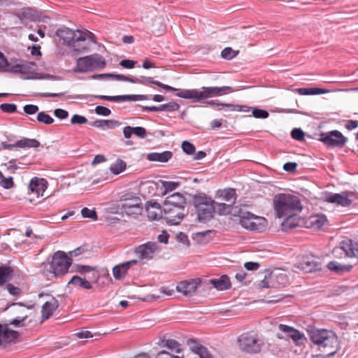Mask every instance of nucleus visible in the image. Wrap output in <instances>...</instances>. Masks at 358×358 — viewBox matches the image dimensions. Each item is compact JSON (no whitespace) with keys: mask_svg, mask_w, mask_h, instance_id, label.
Listing matches in <instances>:
<instances>
[{"mask_svg":"<svg viewBox=\"0 0 358 358\" xmlns=\"http://www.w3.org/2000/svg\"><path fill=\"white\" fill-rule=\"evenodd\" d=\"M132 83H140L147 85L148 83L154 84L166 91L175 92L179 91L176 94L178 97L187 99H192L194 102L208 99L212 97L220 96L232 91L229 86L223 87H202L200 90H178L173 87L164 84L159 81L155 80L152 77L141 76L140 78H133Z\"/></svg>","mask_w":358,"mask_h":358,"instance_id":"f257e3e1","label":"nucleus"},{"mask_svg":"<svg viewBox=\"0 0 358 358\" xmlns=\"http://www.w3.org/2000/svg\"><path fill=\"white\" fill-rule=\"evenodd\" d=\"M186 199L179 192L173 193L166 198L163 203L164 218L170 224H179L185 216Z\"/></svg>","mask_w":358,"mask_h":358,"instance_id":"f03ea898","label":"nucleus"},{"mask_svg":"<svg viewBox=\"0 0 358 358\" xmlns=\"http://www.w3.org/2000/svg\"><path fill=\"white\" fill-rule=\"evenodd\" d=\"M273 208L279 218L285 215L300 213L302 205L297 196L291 194H278L273 199Z\"/></svg>","mask_w":358,"mask_h":358,"instance_id":"7ed1b4c3","label":"nucleus"},{"mask_svg":"<svg viewBox=\"0 0 358 358\" xmlns=\"http://www.w3.org/2000/svg\"><path fill=\"white\" fill-rule=\"evenodd\" d=\"M56 35L63 43L76 52L87 50V34L80 30H73L66 27L59 28Z\"/></svg>","mask_w":358,"mask_h":358,"instance_id":"20e7f679","label":"nucleus"},{"mask_svg":"<svg viewBox=\"0 0 358 358\" xmlns=\"http://www.w3.org/2000/svg\"><path fill=\"white\" fill-rule=\"evenodd\" d=\"M35 66L36 64L33 62H21L17 59L8 61L4 55L0 52V72L21 73V78L23 79H34L38 78V73H31L28 71Z\"/></svg>","mask_w":358,"mask_h":358,"instance_id":"39448f33","label":"nucleus"},{"mask_svg":"<svg viewBox=\"0 0 358 358\" xmlns=\"http://www.w3.org/2000/svg\"><path fill=\"white\" fill-rule=\"evenodd\" d=\"M237 343L241 352L249 355L260 353L266 345L264 338L253 331L241 334L238 337Z\"/></svg>","mask_w":358,"mask_h":358,"instance_id":"423d86ee","label":"nucleus"},{"mask_svg":"<svg viewBox=\"0 0 358 358\" xmlns=\"http://www.w3.org/2000/svg\"><path fill=\"white\" fill-rule=\"evenodd\" d=\"M192 201L199 222H206L213 218L215 202L211 198L204 193H199L192 196Z\"/></svg>","mask_w":358,"mask_h":358,"instance_id":"0eeeda50","label":"nucleus"},{"mask_svg":"<svg viewBox=\"0 0 358 358\" xmlns=\"http://www.w3.org/2000/svg\"><path fill=\"white\" fill-rule=\"evenodd\" d=\"M27 315L17 316L9 321V323H0V346L7 345L15 343L20 336V333L10 328V325L15 327H22L24 321L27 319Z\"/></svg>","mask_w":358,"mask_h":358,"instance_id":"6e6552de","label":"nucleus"},{"mask_svg":"<svg viewBox=\"0 0 358 358\" xmlns=\"http://www.w3.org/2000/svg\"><path fill=\"white\" fill-rule=\"evenodd\" d=\"M106 66L105 59L99 54L80 57L76 60L73 69L76 73H85L101 69Z\"/></svg>","mask_w":358,"mask_h":358,"instance_id":"1a4fd4ad","label":"nucleus"},{"mask_svg":"<svg viewBox=\"0 0 358 358\" xmlns=\"http://www.w3.org/2000/svg\"><path fill=\"white\" fill-rule=\"evenodd\" d=\"M72 264V259L61 250L55 252L50 262L49 271L55 277H62L69 272V268Z\"/></svg>","mask_w":358,"mask_h":358,"instance_id":"9d476101","label":"nucleus"},{"mask_svg":"<svg viewBox=\"0 0 358 358\" xmlns=\"http://www.w3.org/2000/svg\"><path fill=\"white\" fill-rule=\"evenodd\" d=\"M320 141L329 147L343 148L347 142V138L339 131L333 130L320 134Z\"/></svg>","mask_w":358,"mask_h":358,"instance_id":"9b49d317","label":"nucleus"},{"mask_svg":"<svg viewBox=\"0 0 358 358\" xmlns=\"http://www.w3.org/2000/svg\"><path fill=\"white\" fill-rule=\"evenodd\" d=\"M157 249V243L149 241L135 248L134 253L141 260H150L154 257Z\"/></svg>","mask_w":358,"mask_h":358,"instance_id":"f8f14e48","label":"nucleus"},{"mask_svg":"<svg viewBox=\"0 0 358 358\" xmlns=\"http://www.w3.org/2000/svg\"><path fill=\"white\" fill-rule=\"evenodd\" d=\"M319 349L327 357L334 355L338 349V341L336 334L334 331H330L324 343L321 345Z\"/></svg>","mask_w":358,"mask_h":358,"instance_id":"ddd939ff","label":"nucleus"},{"mask_svg":"<svg viewBox=\"0 0 358 358\" xmlns=\"http://www.w3.org/2000/svg\"><path fill=\"white\" fill-rule=\"evenodd\" d=\"M205 103L217 110H222L223 107H226L227 110L230 111H240L245 113L249 112L250 110V108L246 105L222 103L217 99L206 101H205Z\"/></svg>","mask_w":358,"mask_h":358,"instance_id":"4468645a","label":"nucleus"},{"mask_svg":"<svg viewBox=\"0 0 358 358\" xmlns=\"http://www.w3.org/2000/svg\"><path fill=\"white\" fill-rule=\"evenodd\" d=\"M278 329L282 333H284L287 337L290 338L296 345H301L306 341L304 334L292 327L280 324L278 325Z\"/></svg>","mask_w":358,"mask_h":358,"instance_id":"2eb2a0df","label":"nucleus"},{"mask_svg":"<svg viewBox=\"0 0 358 358\" xmlns=\"http://www.w3.org/2000/svg\"><path fill=\"white\" fill-rule=\"evenodd\" d=\"M200 284L201 280L199 278L184 280L177 285L176 289L185 296H191L196 292Z\"/></svg>","mask_w":358,"mask_h":358,"instance_id":"dca6fc26","label":"nucleus"},{"mask_svg":"<svg viewBox=\"0 0 358 358\" xmlns=\"http://www.w3.org/2000/svg\"><path fill=\"white\" fill-rule=\"evenodd\" d=\"M325 201L331 203H336L342 207H348L352 204V200L348 198L347 192L341 193H329L325 197Z\"/></svg>","mask_w":358,"mask_h":358,"instance_id":"f3484780","label":"nucleus"},{"mask_svg":"<svg viewBox=\"0 0 358 358\" xmlns=\"http://www.w3.org/2000/svg\"><path fill=\"white\" fill-rule=\"evenodd\" d=\"M340 248L348 257L358 258V242L350 238H345L340 243Z\"/></svg>","mask_w":358,"mask_h":358,"instance_id":"a211bd4d","label":"nucleus"},{"mask_svg":"<svg viewBox=\"0 0 358 358\" xmlns=\"http://www.w3.org/2000/svg\"><path fill=\"white\" fill-rule=\"evenodd\" d=\"M137 263V260H131L115 266L113 268V274L116 280H121L124 278L128 269Z\"/></svg>","mask_w":358,"mask_h":358,"instance_id":"6ab92c4d","label":"nucleus"},{"mask_svg":"<svg viewBox=\"0 0 358 358\" xmlns=\"http://www.w3.org/2000/svg\"><path fill=\"white\" fill-rule=\"evenodd\" d=\"M58 307L59 301L55 297H52L50 301H46L43 305L41 310L43 320H48Z\"/></svg>","mask_w":358,"mask_h":358,"instance_id":"aec40b11","label":"nucleus"},{"mask_svg":"<svg viewBox=\"0 0 358 358\" xmlns=\"http://www.w3.org/2000/svg\"><path fill=\"white\" fill-rule=\"evenodd\" d=\"M173 157V152L171 151H164L162 152H150L147 155V159L150 162H157L166 163Z\"/></svg>","mask_w":358,"mask_h":358,"instance_id":"412c9836","label":"nucleus"},{"mask_svg":"<svg viewBox=\"0 0 358 358\" xmlns=\"http://www.w3.org/2000/svg\"><path fill=\"white\" fill-rule=\"evenodd\" d=\"M329 332V330L324 329L313 330L310 332V340L320 348Z\"/></svg>","mask_w":358,"mask_h":358,"instance_id":"4be33fe9","label":"nucleus"},{"mask_svg":"<svg viewBox=\"0 0 358 358\" xmlns=\"http://www.w3.org/2000/svg\"><path fill=\"white\" fill-rule=\"evenodd\" d=\"M46 188L44 180L37 177L33 178L29 184V189L31 192L37 194L38 196L43 195Z\"/></svg>","mask_w":358,"mask_h":358,"instance_id":"5701e85b","label":"nucleus"},{"mask_svg":"<svg viewBox=\"0 0 358 358\" xmlns=\"http://www.w3.org/2000/svg\"><path fill=\"white\" fill-rule=\"evenodd\" d=\"M297 214L298 213H293L283 217L285 220L282 223V227L284 230L292 229L300 225L301 220Z\"/></svg>","mask_w":358,"mask_h":358,"instance_id":"b1692460","label":"nucleus"},{"mask_svg":"<svg viewBox=\"0 0 358 358\" xmlns=\"http://www.w3.org/2000/svg\"><path fill=\"white\" fill-rule=\"evenodd\" d=\"M143 204L141 199L138 196H134L129 194L124 195L120 200L118 207L120 209L132 207Z\"/></svg>","mask_w":358,"mask_h":358,"instance_id":"393cba45","label":"nucleus"},{"mask_svg":"<svg viewBox=\"0 0 358 358\" xmlns=\"http://www.w3.org/2000/svg\"><path fill=\"white\" fill-rule=\"evenodd\" d=\"M146 133L145 129L142 127H132L127 126L123 129V134L125 138H131L132 134H134L141 138H144L146 136Z\"/></svg>","mask_w":358,"mask_h":358,"instance_id":"a878e982","label":"nucleus"},{"mask_svg":"<svg viewBox=\"0 0 358 358\" xmlns=\"http://www.w3.org/2000/svg\"><path fill=\"white\" fill-rule=\"evenodd\" d=\"M217 196L218 198L229 202L231 205L235 203L236 200V190L233 188L220 189L217 191Z\"/></svg>","mask_w":358,"mask_h":358,"instance_id":"bb28decb","label":"nucleus"},{"mask_svg":"<svg viewBox=\"0 0 358 358\" xmlns=\"http://www.w3.org/2000/svg\"><path fill=\"white\" fill-rule=\"evenodd\" d=\"M298 267L305 272L311 273L320 270L321 264L314 260H309L308 259H306L299 263Z\"/></svg>","mask_w":358,"mask_h":358,"instance_id":"cd10ccee","label":"nucleus"},{"mask_svg":"<svg viewBox=\"0 0 358 358\" xmlns=\"http://www.w3.org/2000/svg\"><path fill=\"white\" fill-rule=\"evenodd\" d=\"M235 213H238L241 225L246 229H248L250 225V223L252 222L255 215L248 211H244L241 208H239L238 211H235Z\"/></svg>","mask_w":358,"mask_h":358,"instance_id":"c85d7f7f","label":"nucleus"},{"mask_svg":"<svg viewBox=\"0 0 358 358\" xmlns=\"http://www.w3.org/2000/svg\"><path fill=\"white\" fill-rule=\"evenodd\" d=\"M120 122L114 120H97L91 123L92 127L101 129H114L120 125Z\"/></svg>","mask_w":358,"mask_h":358,"instance_id":"c756f323","label":"nucleus"},{"mask_svg":"<svg viewBox=\"0 0 358 358\" xmlns=\"http://www.w3.org/2000/svg\"><path fill=\"white\" fill-rule=\"evenodd\" d=\"M210 284L218 290H226L230 288L231 282L227 275H222L218 279L210 280Z\"/></svg>","mask_w":358,"mask_h":358,"instance_id":"7c9ffc66","label":"nucleus"},{"mask_svg":"<svg viewBox=\"0 0 358 358\" xmlns=\"http://www.w3.org/2000/svg\"><path fill=\"white\" fill-rule=\"evenodd\" d=\"M13 269L8 266H0V287L13 278Z\"/></svg>","mask_w":358,"mask_h":358,"instance_id":"2f4dec72","label":"nucleus"},{"mask_svg":"<svg viewBox=\"0 0 358 358\" xmlns=\"http://www.w3.org/2000/svg\"><path fill=\"white\" fill-rule=\"evenodd\" d=\"M15 145L20 148H36L41 145L40 142L34 138H22L16 141Z\"/></svg>","mask_w":358,"mask_h":358,"instance_id":"473e14b6","label":"nucleus"},{"mask_svg":"<svg viewBox=\"0 0 358 358\" xmlns=\"http://www.w3.org/2000/svg\"><path fill=\"white\" fill-rule=\"evenodd\" d=\"M327 268L338 274H343L351 270L352 266L343 265L336 261H331L327 264Z\"/></svg>","mask_w":358,"mask_h":358,"instance_id":"72a5a7b5","label":"nucleus"},{"mask_svg":"<svg viewBox=\"0 0 358 358\" xmlns=\"http://www.w3.org/2000/svg\"><path fill=\"white\" fill-rule=\"evenodd\" d=\"M249 230L255 231H262L266 227V220L263 217L255 215L252 222L250 223Z\"/></svg>","mask_w":358,"mask_h":358,"instance_id":"f704fd0d","label":"nucleus"},{"mask_svg":"<svg viewBox=\"0 0 358 358\" xmlns=\"http://www.w3.org/2000/svg\"><path fill=\"white\" fill-rule=\"evenodd\" d=\"M295 91L300 95H316L326 94L329 92L328 90L317 87H301L296 89Z\"/></svg>","mask_w":358,"mask_h":358,"instance_id":"c9c22d12","label":"nucleus"},{"mask_svg":"<svg viewBox=\"0 0 358 358\" xmlns=\"http://www.w3.org/2000/svg\"><path fill=\"white\" fill-rule=\"evenodd\" d=\"M160 345L163 347H166L176 353H180L182 352L181 344L175 339H162L161 340Z\"/></svg>","mask_w":358,"mask_h":358,"instance_id":"e433bc0d","label":"nucleus"},{"mask_svg":"<svg viewBox=\"0 0 358 358\" xmlns=\"http://www.w3.org/2000/svg\"><path fill=\"white\" fill-rule=\"evenodd\" d=\"M68 285H73L74 286L83 287L85 289H92V286L88 280L85 278H82L78 275H73L69 281Z\"/></svg>","mask_w":358,"mask_h":358,"instance_id":"4c0bfd02","label":"nucleus"},{"mask_svg":"<svg viewBox=\"0 0 358 358\" xmlns=\"http://www.w3.org/2000/svg\"><path fill=\"white\" fill-rule=\"evenodd\" d=\"M308 222L310 227L319 229L324 224L327 219L324 215H317L310 217Z\"/></svg>","mask_w":358,"mask_h":358,"instance_id":"58836bf2","label":"nucleus"},{"mask_svg":"<svg viewBox=\"0 0 358 358\" xmlns=\"http://www.w3.org/2000/svg\"><path fill=\"white\" fill-rule=\"evenodd\" d=\"M143 209V204H141L138 206L122 208L120 210L124 212L128 216L136 218L139 215L142 213Z\"/></svg>","mask_w":358,"mask_h":358,"instance_id":"ea45409f","label":"nucleus"},{"mask_svg":"<svg viewBox=\"0 0 358 358\" xmlns=\"http://www.w3.org/2000/svg\"><path fill=\"white\" fill-rule=\"evenodd\" d=\"M127 164L122 159H117L114 164H111L110 171L115 175L120 174L126 169Z\"/></svg>","mask_w":358,"mask_h":358,"instance_id":"a19ab883","label":"nucleus"},{"mask_svg":"<svg viewBox=\"0 0 358 358\" xmlns=\"http://www.w3.org/2000/svg\"><path fill=\"white\" fill-rule=\"evenodd\" d=\"M215 210L220 215H224L231 213L232 205L224 203H215Z\"/></svg>","mask_w":358,"mask_h":358,"instance_id":"79ce46f5","label":"nucleus"},{"mask_svg":"<svg viewBox=\"0 0 358 358\" xmlns=\"http://www.w3.org/2000/svg\"><path fill=\"white\" fill-rule=\"evenodd\" d=\"M148 99L149 96L144 94L120 95V101H136Z\"/></svg>","mask_w":358,"mask_h":358,"instance_id":"37998d69","label":"nucleus"},{"mask_svg":"<svg viewBox=\"0 0 358 358\" xmlns=\"http://www.w3.org/2000/svg\"><path fill=\"white\" fill-rule=\"evenodd\" d=\"M162 187H164V190L162 192V195L166 194L168 192H171L174 189H176L179 185V182H174V181H162Z\"/></svg>","mask_w":358,"mask_h":358,"instance_id":"c03bdc74","label":"nucleus"},{"mask_svg":"<svg viewBox=\"0 0 358 358\" xmlns=\"http://www.w3.org/2000/svg\"><path fill=\"white\" fill-rule=\"evenodd\" d=\"M36 119L39 122L43 123L45 124H51L54 122V119L43 111L38 113Z\"/></svg>","mask_w":358,"mask_h":358,"instance_id":"a18cd8bd","label":"nucleus"},{"mask_svg":"<svg viewBox=\"0 0 358 358\" xmlns=\"http://www.w3.org/2000/svg\"><path fill=\"white\" fill-rule=\"evenodd\" d=\"M238 53V51L236 52L231 48H225L221 52V56L222 58L225 59H232L234 58L237 54Z\"/></svg>","mask_w":358,"mask_h":358,"instance_id":"49530a36","label":"nucleus"},{"mask_svg":"<svg viewBox=\"0 0 358 358\" xmlns=\"http://www.w3.org/2000/svg\"><path fill=\"white\" fill-rule=\"evenodd\" d=\"M81 215L83 217L90 218L93 220H97L98 219L96 212L87 208H84L81 210Z\"/></svg>","mask_w":358,"mask_h":358,"instance_id":"de8ad7c7","label":"nucleus"},{"mask_svg":"<svg viewBox=\"0 0 358 358\" xmlns=\"http://www.w3.org/2000/svg\"><path fill=\"white\" fill-rule=\"evenodd\" d=\"M250 108V110L249 111L252 110V115L256 118L265 119L267 118L269 115L268 113L265 110L259 108H252L251 107Z\"/></svg>","mask_w":358,"mask_h":358,"instance_id":"09e8293b","label":"nucleus"},{"mask_svg":"<svg viewBox=\"0 0 358 358\" xmlns=\"http://www.w3.org/2000/svg\"><path fill=\"white\" fill-rule=\"evenodd\" d=\"M0 109L6 113H13L17 111V106L14 103H1L0 105Z\"/></svg>","mask_w":358,"mask_h":358,"instance_id":"8fccbe9b","label":"nucleus"},{"mask_svg":"<svg viewBox=\"0 0 358 358\" xmlns=\"http://www.w3.org/2000/svg\"><path fill=\"white\" fill-rule=\"evenodd\" d=\"M182 149L187 155H192L195 152L194 145L189 141H185L182 143Z\"/></svg>","mask_w":358,"mask_h":358,"instance_id":"3c124183","label":"nucleus"},{"mask_svg":"<svg viewBox=\"0 0 358 358\" xmlns=\"http://www.w3.org/2000/svg\"><path fill=\"white\" fill-rule=\"evenodd\" d=\"M291 136L294 139L302 141L304 140L305 134L301 129L295 128L292 131Z\"/></svg>","mask_w":358,"mask_h":358,"instance_id":"603ef678","label":"nucleus"},{"mask_svg":"<svg viewBox=\"0 0 358 358\" xmlns=\"http://www.w3.org/2000/svg\"><path fill=\"white\" fill-rule=\"evenodd\" d=\"M71 122L73 124H83L87 122V119L83 115L75 114L72 116L71 119Z\"/></svg>","mask_w":358,"mask_h":358,"instance_id":"864d4df0","label":"nucleus"},{"mask_svg":"<svg viewBox=\"0 0 358 358\" xmlns=\"http://www.w3.org/2000/svg\"><path fill=\"white\" fill-rule=\"evenodd\" d=\"M148 217L151 220H158L161 218V211H156L147 207Z\"/></svg>","mask_w":358,"mask_h":358,"instance_id":"5fc2aeb1","label":"nucleus"},{"mask_svg":"<svg viewBox=\"0 0 358 358\" xmlns=\"http://www.w3.org/2000/svg\"><path fill=\"white\" fill-rule=\"evenodd\" d=\"M188 345H189L191 350L196 355H198V353H199V352H200V350H199L198 349L200 350V348L201 349V348H204V346H203L201 344L197 343L195 341L192 340V339L188 341Z\"/></svg>","mask_w":358,"mask_h":358,"instance_id":"6e6d98bb","label":"nucleus"},{"mask_svg":"<svg viewBox=\"0 0 358 358\" xmlns=\"http://www.w3.org/2000/svg\"><path fill=\"white\" fill-rule=\"evenodd\" d=\"M76 267V271L80 273H89L95 270V267L87 265L77 264Z\"/></svg>","mask_w":358,"mask_h":358,"instance_id":"4d7b16f0","label":"nucleus"},{"mask_svg":"<svg viewBox=\"0 0 358 358\" xmlns=\"http://www.w3.org/2000/svg\"><path fill=\"white\" fill-rule=\"evenodd\" d=\"M6 288L9 294L13 296H18L21 293V289L20 287L14 286L10 283L6 285Z\"/></svg>","mask_w":358,"mask_h":358,"instance_id":"13d9d810","label":"nucleus"},{"mask_svg":"<svg viewBox=\"0 0 358 358\" xmlns=\"http://www.w3.org/2000/svg\"><path fill=\"white\" fill-rule=\"evenodd\" d=\"M179 108L180 105L174 101L165 103V111L166 112L176 111L178 110Z\"/></svg>","mask_w":358,"mask_h":358,"instance_id":"bf43d9fd","label":"nucleus"},{"mask_svg":"<svg viewBox=\"0 0 358 358\" xmlns=\"http://www.w3.org/2000/svg\"><path fill=\"white\" fill-rule=\"evenodd\" d=\"M94 110L97 115L103 116H108L111 113V111L109 108L103 106H96Z\"/></svg>","mask_w":358,"mask_h":358,"instance_id":"052dcab7","label":"nucleus"},{"mask_svg":"<svg viewBox=\"0 0 358 358\" xmlns=\"http://www.w3.org/2000/svg\"><path fill=\"white\" fill-rule=\"evenodd\" d=\"M39 110L38 106L27 104L24 106V112L27 115L35 114Z\"/></svg>","mask_w":358,"mask_h":358,"instance_id":"680f3d73","label":"nucleus"},{"mask_svg":"<svg viewBox=\"0 0 358 358\" xmlns=\"http://www.w3.org/2000/svg\"><path fill=\"white\" fill-rule=\"evenodd\" d=\"M54 115L60 120L66 119L69 116L68 111L62 109V108H57L54 110Z\"/></svg>","mask_w":358,"mask_h":358,"instance_id":"e2e57ef3","label":"nucleus"},{"mask_svg":"<svg viewBox=\"0 0 358 358\" xmlns=\"http://www.w3.org/2000/svg\"><path fill=\"white\" fill-rule=\"evenodd\" d=\"M137 62L131 59H123L120 62V65L125 69H132L135 66Z\"/></svg>","mask_w":358,"mask_h":358,"instance_id":"0e129e2a","label":"nucleus"},{"mask_svg":"<svg viewBox=\"0 0 358 358\" xmlns=\"http://www.w3.org/2000/svg\"><path fill=\"white\" fill-rule=\"evenodd\" d=\"M0 185L5 189H10L13 187L14 182L12 177L5 178Z\"/></svg>","mask_w":358,"mask_h":358,"instance_id":"69168bd1","label":"nucleus"},{"mask_svg":"<svg viewBox=\"0 0 358 358\" xmlns=\"http://www.w3.org/2000/svg\"><path fill=\"white\" fill-rule=\"evenodd\" d=\"M210 232H211V231L208 230L206 231L195 233L193 234V238L194 240H196L199 242L203 243V242H204L203 239H204L205 236H206V234H208V233H210Z\"/></svg>","mask_w":358,"mask_h":358,"instance_id":"338daca9","label":"nucleus"},{"mask_svg":"<svg viewBox=\"0 0 358 358\" xmlns=\"http://www.w3.org/2000/svg\"><path fill=\"white\" fill-rule=\"evenodd\" d=\"M156 358H183V357L171 355L169 352H166V350H162L157 355Z\"/></svg>","mask_w":358,"mask_h":358,"instance_id":"774afa93","label":"nucleus"}]
</instances>
